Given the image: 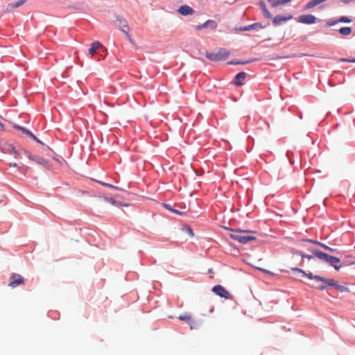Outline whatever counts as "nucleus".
I'll return each instance as SVG.
<instances>
[{
  "label": "nucleus",
  "mask_w": 355,
  "mask_h": 355,
  "mask_svg": "<svg viewBox=\"0 0 355 355\" xmlns=\"http://www.w3.org/2000/svg\"><path fill=\"white\" fill-rule=\"evenodd\" d=\"M291 270L301 274L302 277H307L310 279L313 280V283L311 286L316 289L323 291L331 285L332 279H327L318 275H313L311 272L306 273L299 268H292Z\"/></svg>",
  "instance_id": "1"
},
{
  "label": "nucleus",
  "mask_w": 355,
  "mask_h": 355,
  "mask_svg": "<svg viewBox=\"0 0 355 355\" xmlns=\"http://www.w3.org/2000/svg\"><path fill=\"white\" fill-rule=\"evenodd\" d=\"M252 233V232L248 230H232L230 236L241 243L245 244L256 239L254 236L250 235Z\"/></svg>",
  "instance_id": "2"
},
{
  "label": "nucleus",
  "mask_w": 355,
  "mask_h": 355,
  "mask_svg": "<svg viewBox=\"0 0 355 355\" xmlns=\"http://www.w3.org/2000/svg\"><path fill=\"white\" fill-rule=\"evenodd\" d=\"M312 252L318 259L329 263L336 270H338L341 268L340 259L329 255L318 250H313Z\"/></svg>",
  "instance_id": "3"
},
{
  "label": "nucleus",
  "mask_w": 355,
  "mask_h": 355,
  "mask_svg": "<svg viewBox=\"0 0 355 355\" xmlns=\"http://www.w3.org/2000/svg\"><path fill=\"white\" fill-rule=\"evenodd\" d=\"M25 284L24 278L19 274L12 273L10 278L8 286L15 288Z\"/></svg>",
  "instance_id": "4"
},
{
  "label": "nucleus",
  "mask_w": 355,
  "mask_h": 355,
  "mask_svg": "<svg viewBox=\"0 0 355 355\" xmlns=\"http://www.w3.org/2000/svg\"><path fill=\"white\" fill-rule=\"evenodd\" d=\"M212 291L217 295L225 299H232V295L222 286L216 285L212 288Z\"/></svg>",
  "instance_id": "5"
},
{
  "label": "nucleus",
  "mask_w": 355,
  "mask_h": 355,
  "mask_svg": "<svg viewBox=\"0 0 355 355\" xmlns=\"http://www.w3.org/2000/svg\"><path fill=\"white\" fill-rule=\"evenodd\" d=\"M316 17L313 15H303L298 17L297 22L304 24H313L316 22Z\"/></svg>",
  "instance_id": "6"
},
{
  "label": "nucleus",
  "mask_w": 355,
  "mask_h": 355,
  "mask_svg": "<svg viewBox=\"0 0 355 355\" xmlns=\"http://www.w3.org/2000/svg\"><path fill=\"white\" fill-rule=\"evenodd\" d=\"M105 203H110L115 207L122 206V203L121 202L116 201L112 198H109L107 197L101 198L98 202V205L100 207H103Z\"/></svg>",
  "instance_id": "7"
},
{
  "label": "nucleus",
  "mask_w": 355,
  "mask_h": 355,
  "mask_svg": "<svg viewBox=\"0 0 355 355\" xmlns=\"http://www.w3.org/2000/svg\"><path fill=\"white\" fill-rule=\"evenodd\" d=\"M293 18L291 15H289L288 16H281V15H277L274 17L272 23L275 26H279L282 23L286 22Z\"/></svg>",
  "instance_id": "8"
},
{
  "label": "nucleus",
  "mask_w": 355,
  "mask_h": 355,
  "mask_svg": "<svg viewBox=\"0 0 355 355\" xmlns=\"http://www.w3.org/2000/svg\"><path fill=\"white\" fill-rule=\"evenodd\" d=\"M217 26H218L217 23L215 21L209 19V20H207V21H205L202 25L196 26V28L197 30H200L204 28H209L211 30H215V29H216Z\"/></svg>",
  "instance_id": "9"
},
{
  "label": "nucleus",
  "mask_w": 355,
  "mask_h": 355,
  "mask_svg": "<svg viewBox=\"0 0 355 355\" xmlns=\"http://www.w3.org/2000/svg\"><path fill=\"white\" fill-rule=\"evenodd\" d=\"M26 154H27L28 157L30 159L35 162L38 164L42 165L43 166H46L47 165V162L42 157H39V156L33 155L30 153H26Z\"/></svg>",
  "instance_id": "10"
},
{
  "label": "nucleus",
  "mask_w": 355,
  "mask_h": 355,
  "mask_svg": "<svg viewBox=\"0 0 355 355\" xmlns=\"http://www.w3.org/2000/svg\"><path fill=\"white\" fill-rule=\"evenodd\" d=\"M178 11L180 14L184 16L192 15L193 13V10L192 8L187 5L181 6L178 8Z\"/></svg>",
  "instance_id": "11"
},
{
  "label": "nucleus",
  "mask_w": 355,
  "mask_h": 355,
  "mask_svg": "<svg viewBox=\"0 0 355 355\" xmlns=\"http://www.w3.org/2000/svg\"><path fill=\"white\" fill-rule=\"evenodd\" d=\"M216 52L219 61L226 60L230 55V52L225 49H219Z\"/></svg>",
  "instance_id": "12"
},
{
  "label": "nucleus",
  "mask_w": 355,
  "mask_h": 355,
  "mask_svg": "<svg viewBox=\"0 0 355 355\" xmlns=\"http://www.w3.org/2000/svg\"><path fill=\"white\" fill-rule=\"evenodd\" d=\"M246 78V73L243 71L239 72L235 76L234 84L236 86H241L243 85L242 80H244Z\"/></svg>",
  "instance_id": "13"
},
{
  "label": "nucleus",
  "mask_w": 355,
  "mask_h": 355,
  "mask_svg": "<svg viewBox=\"0 0 355 355\" xmlns=\"http://www.w3.org/2000/svg\"><path fill=\"white\" fill-rule=\"evenodd\" d=\"M178 318L180 320L185 321L187 324L190 325V329H193V324H194V321L193 320L192 317L189 313H185L183 315H180Z\"/></svg>",
  "instance_id": "14"
},
{
  "label": "nucleus",
  "mask_w": 355,
  "mask_h": 355,
  "mask_svg": "<svg viewBox=\"0 0 355 355\" xmlns=\"http://www.w3.org/2000/svg\"><path fill=\"white\" fill-rule=\"evenodd\" d=\"M259 6L261 8V10L264 17L266 19H272V14L267 9L266 5L264 2H263V1L259 2Z\"/></svg>",
  "instance_id": "15"
},
{
  "label": "nucleus",
  "mask_w": 355,
  "mask_h": 355,
  "mask_svg": "<svg viewBox=\"0 0 355 355\" xmlns=\"http://www.w3.org/2000/svg\"><path fill=\"white\" fill-rule=\"evenodd\" d=\"M103 46L99 42H94L91 44L90 48L89 49V53L91 55H94L96 53V50L99 48H101Z\"/></svg>",
  "instance_id": "16"
},
{
  "label": "nucleus",
  "mask_w": 355,
  "mask_h": 355,
  "mask_svg": "<svg viewBox=\"0 0 355 355\" xmlns=\"http://www.w3.org/2000/svg\"><path fill=\"white\" fill-rule=\"evenodd\" d=\"M329 286L335 288L336 290L340 292H348L349 291V288L343 285H339L334 279H332L331 285Z\"/></svg>",
  "instance_id": "17"
},
{
  "label": "nucleus",
  "mask_w": 355,
  "mask_h": 355,
  "mask_svg": "<svg viewBox=\"0 0 355 355\" xmlns=\"http://www.w3.org/2000/svg\"><path fill=\"white\" fill-rule=\"evenodd\" d=\"M13 127H14V128L21 131L22 133L27 135L28 136H29L32 139H35V135H33L28 129H26V128H25L24 127H21V126L17 125H15Z\"/></svg>",
  "instance_id": "18"
},
{
  "label": "nucleus",
  "mask_w": 355,
  "mask_h": 355,
  "mask_svg": "<svg viewBox=\"0 0 355 355\" xmlns=\"http://www.w3.org/2000/svg\"><path fill=\"white\" fill-rule=\"evenodd\" d=\"M121 23H122V26L123 27L121 28V31L122 32L125 34L126 38L130 41L131 39H130V35L128 34V31H130V28L129 26H128L126 21H121Z\"/></svg>",
  "instance_id": "19"
},
{
  "label": "nucleus",
  "mask_w": 355,
  "mask_h": 355,
  "mask_svg": "<svg viewBox=\"0 0 355 355\" xmlns=\"http://www.w3.org/2000/svg\"><path fill=\"white\" fill-rule=\"evenodd\" d=\"M352 32V29L351 27H343L339 29V33L343 35H349Z\"/></svg>",
  "instance_id": "20"
},
{
  "label": "nucleus",
  "mask_w": 355,
  "mask_h": 355,
  "mask_svg": "<svg viewBox=\"0 0 355 355\" xmlns=\"http://www.w3.org/2000/svg\"><path fill=\"white\" fill-rule=\"evenodd\" d=\"M205 56L207 58H208L209 60H210L211 61H215V62L219 61L218 58L217 57L216 52L206 53Z\"/></svg>",
  "instance_id": "21"
},
{
  "label": "nucleus",
  "mask_w": 355,
  "mask_h": 355,
  "mask_svg": "<svg viewBox=\"0 0 355 355\" xmlns=\"http://www.w3.org/2000/svg\"><path fill=\"white\" fill-rule=\"evenodd\" d=\"M26 1L27 0H19L18 1H17L15 3H10L8 6V8L12 9V8H18L20 6L23 5Z\"/></svg>",
  "instance_id": "22"
},
{
  "label": "nucleus",
  "mask_w": 355,
  "mask_h": 355,
  "mask_svg": "<svg viewBox=\"0 0 355 355\" xmlns=\"http://www.w3.org/2000/svg\"><path fill=\"white\" fill-rule=\"evenodd\" d=\"M291 1L292 0H277L275 3H272V8H276L279 6L285 5Z\"/></svg>",
  "instance_id": "23"
},
{
  "label": "nucleus",
  "mask_w": 355,
  "mask_h": 355,
  "mask_svg": "<svg viewBox=\"0 0 355 355\" xmlns=\"http://www.w3.org/2000/svg\"><path fill=\"white\" fill-rule=\"evenodd\" d=\"M308 241L316 243V244L319 245L320 246H321L322 248H324V249H326L327 250H329L331 252H334L336 250L335 249H333V248L326 245L325 244L320 243V242H318V241H313L312 240H308Z\"/></svg>",
  "instance_id": "24"
},
{
  "label": "nucleus",
  "mask_w": 355,
  "mask_h": 355,
  "mask_svg": "<svg viewBox=\"0 0 355 355\" xmlns=\"http://www.w3.org/2000/svg\"><path fill=\"white\" fill-rule=\"evenodd\" d=\"M10 166H12V167H19V169L23 171V172H26L28 171V166H19L18 164L17 163H13V164H10Z\"/></svg>",
  "instance_id": "25"
},
{
  "label": "nucleus",
  "mask_w": 355,
  "mask_h": 355,
  "mask_svg": "<svg viewBox=\"0 0 355 355\" xmlns=\"http://www.w3.org/2000/svg\"><path fill=\"white\" fill-rule=\"evenodd\" d=\"M252 60H248L245 62H239V61H230L228 62L230 64H245L251 62Z\"/></svg>",
  "instance_id": "26"
},
{
  "label": "nucleus",
  "mask_w": 355,
  "mask_h": 355,
  "mask_svg": "<svg viewBox=\"0 0 355 355\" xmlns=\"http://www.w3.org/2000/svg\"><path fill=\"white\" fill-rule=\"evenodd\" d=\"M256 25H257V24H252V25H250V26H245V27L241 28L240 30L242 31H250V30L253 29Z\"/></svg>",
  "instance_id": "27"
},
{
  "label": "nucleus",
  "mask_w": 355,
  "mask_h": 355,
  "mask_svg": "<svg viewBox=\"0 0 355 355\" xmlns=\"http://www.w3.org/2000/svg\"><path fill=\"white\" fill-rule=\"evenodd\" d=\"M337 21L338 22H345V23H349L351 21V19H349L348 17H341L340 18H339L338 19H337Z\"/></svg>",
  "instance_id": "28"
},
{
  "label": "nucleus",
  "mask_w": 355,
  "mask_h": 355,
  "mask_svg": "<svg viewBox=\"0 0 355 355\" xmlns=\"http://www.w3.org/2000/svg\"><path fill=\"white\" fill-rule=\"evenodd\" d=\"M101 184H102L103 186H105V187H110V188H112V189H118V188L116 187H114L112 184H107V183H105V182H98Z\"/></svg>",
  "instance_id": "29"
},
{
  "label": "nucleus",
  "mask_w": 355,
  "mask_h": 355,
  "mask_svg": "<svg viewBox=\"0 0 355 355\" xmlns=\"http://www.w3.org/2000/svg\"><path fill=\"white\" fill-rule=\"evenodd\" d=\"M340 62H355V58L354 59H347V58H340Z\"/></svg>",
  "instance_id": "30"
},
{
  "label": "nucleus",
  "mask_w": 355,
  "mask_h": 355,
  "mask_svg": "<svg viewBox=\"0 0 355 355\" xmlns=\"http://www.w3.org/2000/svg\"><path fill=\"white\" fill-rule=\"evenodd\" d=\"M338 23L337 21V20H329L327 22V24L329 26H334L336 24Z\"/></svg>",
  "instance_id": "31"
},
{
  "label": "nucleus",
  "mask_w": 355,
  "mask_h": 355,
  "mask_svg": "<svg viewBox=\"0 0 355 355\" xmlns=\"http://www.w3.org/2000/svg\"><path fill=\"white\" fill-rule=\"evenodd\" d=\"M187 232H188V233H189L191 236H193V230H191V227H187Z\"/></svg>",
  "instance_id": "32"
},
{
  "label": "nucleus",
  "mask_w": 355,
  "mask_h": 355,
  "mask_svg": "<svg viewBox=\"0 0 355 355\" xmlns=\"http://www.w3.org/2000/svg\"><path fill=\"white\" fill-rule=\"evenodd\" d=\"M302 258H306V259H312V256L309 255V254H304V255H302Z\"/></svg>",
  "instance_id": "33"
},
{
  "label": "nucleus",
  "mask_w": 355,
  "mask_h": 355,
  "mask_svg": "<svg viewBox=\"0 0 355 355\" xmlns=\"http://www.w3.org/2000/svg\"><path fill=\"white\" fill-rule=\"evenodd\" d=\"M268 1L270 3L271 7H272V3H275L277 0H268Z\"/></svg>",
  "instance_id": "34"
},
{
  "label": "nucleus",
  "mask_w": 355,
  "mask_h": 355,
  "mask_svg": "<svg viewBox=\"0 0 355 355\" xmlns=\"http://www.w3.org/2000/svg\"><path fill=\"white\" fill-rule=\"evenodd\" d=\"M33 139L35 140V141H37L39 144H42V141L38 138H37L36 137H35V139Z\"/></svg>",
  "instance_id": "35"
},
{
  "label": "nucleus",
  "mask_w": 355,
  "mask_h": 355,
  "mask_svg": "<svg viewBox=\"0 0 355 355\" xmlns=\"http://www.w3.org/2000/svg\"><path fill=\"white\" fill-rule=\"evenodd\" d=\"M10 148L12 149V150L13 151V153H14L15 154H17V151L15 150V148H14V147H12V146H10Z\"/></svg>",
  "instance_id": "36"
},
{
  "label": "nucleus",
  "mask_w": 355,
  "mask_h": 355,
  "mask_svg": "<svg viewBox=\"0 0 355 355\" xmlns=\"http://www.w3.org/2000/svg\"><path fill=\"white\" fill-rule=\"evenodd\" d=\"M352 0H341L342 2L345 3H349V1H351Z\"/></svg>",
  "instance_id": "37"
},
{
  "label": "nucleus",
  "mask_w": 355,
  "mask_h": 355,
  "mask_svg": "<svg viewBox=\"0 0 355 355\" xmlns=\"http://www.w3.org/2000/svg\"><path fill=\"white\" fill-rule=\"evenodd\" d=\"M165 207H166L168 209H169V210H171V211H172V210H173V209L171 208L170 205H165Z\"/></svg>",
  "instance_id": "38"
},
{
  "label": "nucleus",
  "mask_w": 355,
  "mask_h": 355,
  "mask_svg": "<svg viewBox=\"0 0 355 355\" xmlns=\"http://www.w3.org/2000/svg\"><path fill=\"white\" fill-rule=\"evenodd\" d=\"M297 254L302 257V255H304L301 252H297Z\"/></svg>",
  "instance_id": "39"
},
{
  "label": "nucleus",
  "mask_w": 355,
  "mask_h": 355,
  "mask_svg": "<svg viewBox=\"0 0 355 355\" xmlns=\"http://www.w3.org/2000/svg\"><path fill=\"white\" fill-rule=\"evenodd\" d=\"M172 211H173L175 213L180 214L178 210L173 209Z\"/></svg>",
  "instance_id": "40"
},
{
  "label": "nucleus",
  "mask_w": 355,
  "mask_h": 355,
  "mask_svg": "<svg viewBox=\"0 0 355 355\" xmlns=\"http://www.w3.org/2000/svg\"><path fill=\"white\" fill-rule=\"evenodd\" d=\"M3 124L1 123H0V130H2L3 129Z\"/></svg>",
  "instance_id": "41"
},
{
  "label": "nucleus",
  "mask_w": 355,
  "mask_h": 355,
  "mask_svg": "<svg viewBox=\"0 0 355 355\" xmlns=\"http://www.w3.org/2000/svg\"><path fill=\"white\" fill-rule=\"evenodd\" d=\"M260 270H262V271H266L265 270L262 269V268H259Z\"/></svg>",
  "instance_id": "42"
}]
</instances>
